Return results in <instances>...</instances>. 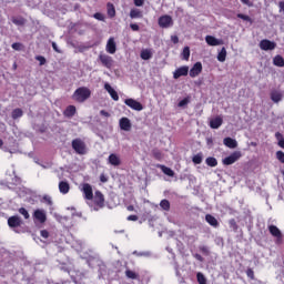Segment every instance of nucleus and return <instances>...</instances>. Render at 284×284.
Returning a JSON list of instances; mask_svg holds the SVG:
<instances>
[{
    "instance_id": "obj_8",
    "label": "nucleus",
    "mask_w": 284,
    "mask_h": 284,
    "mask_svg": "<svg viewBox=\"0 0 284 284\" xmlns=\"http://www.w3.org/2000/svg\"><path fill=\"white\" fill-rule=\"evenodd\" d=\"M241 159V151H235L231 155L226 156L223 160L224 165H233V163H236Z\"/></svg>"
},
{
    "instance_id": "obj_3",
    "label": "nucleus",
    "mask_w": 284,
    "mask_h": 284,
    "mask_svg": "<svg viewBox=\"0 0 284 284\" xmlns=\"http://www.w3.org/2000/svg\"><path fill=\"white\" fill-rule=\"evenodd\" d=\"M33 221H34V223H40L41 225H43V223H45V221H48V213L45 212V210L37 209L33 212Z\"/></svg>"
},
{
    "instance_id": "obj_64",
    "label": "nucleus",
    "mask_w": 284,
    "mask_h": 284,
    "mask_svg": "<svg viewBox=\"0 0 284 284\" xmlns=\"http://www.w3.org/2000/svg\"><path fill=\"white\" fill-rule=\"evenodd\" d=\"M14 183H19V178H16V181H14Z\"/></svg>"
},
{
    "instance_id": "obj_4",
    "label": "nucleus",
    "mask_w": 284,
    "mask_h": 284,
    "mask_svg": "<svg viewBox=\"0 0 284 284\" xmlns=\"http://www.w3.org/2000/svg\"><path fill=\"white\" fill-rule=\"evenodd\" d=\"M98 59L104 68H108V70H110L112 68V65H114V60L112 59V57H110L103 52H101L99 54Z\"/></svg>"
},
{
    "instance_id": "obj_37",
    "label": "nucleus",
    "mask_w": 284,
    "mask_h": 284,
    "mask_svg": "<svg viewBox=\"0 0 284 284\" xmlns=\"http://www.w3.org/2000/svg\"><path fill=\"white\" fill-rule=\"evenodd\" d=\"M193 163H195V165H201V163H203V154L199 153L194 155Z\"/></svg>"
},
{
    "instance_id": "obj_51",
    "label": "nucleus",
    "mask_w": 284,
    "mask_h": 284,
    "mask_svg": "<svg viewBox=\"0 0 284 284\" xmlns=\"http://www.w3.org/2000/svg\"><path fill=\"white\" fill-rule=\"evenodd\" d=\"M40 234H41L42 239H48L50 236V233L47 230H42L40 232Z\"/></svg>"
},
{
    "instance_id": "obj_15",
    "label": "nucleus",
    "mask_w": 284,
    "mask_h": 284,
    "mask_svg": "<svg viewBox=\"0 0 284 284\" xmlns=\"http://www.w3.org/2000/svg\"><path fill=\"white\" fill-rule=\"evenodd\" d=\"M105 50L109 54H115L116 53V42L114 41V38H110L108 40Z\"/></svg>"
},
{
    "instance_id": "obj_7",
    "label": "nucleus",
    "mask_w": 284,
    "mask_h": 284,
    "mask_svg": "<svg viewBox=\"0 0 284 284\" xmlns=\"http://www.w3.org/2000/svg\"><path fill=\"white\" fill-rule=\"evenodd\" d=\"M268 232L276 239V243L281 244L283 243V233H281V230L276 227V225H270Z\"/></svg>"
},
{
    "instance_id": "obj_9",
    "label": "nucleus",
    "mask_w": 284,
    "mask_h": 284,
    "mask_svg": "<svg viewBox=\"0 0 284 284\" xmlns=\"http://www.w3.org/2000/svg\"><path fill=\"white\" fill-rule=\"evenodd\" d=\"M8 225L11 230H14L16 227H21V225H23V221L19 215H13L8 219Z\"/></svg>"
},
{
    "instance_id": "obj_35",
    "label": "nucleus",
    "mask_w": 284,
    "mask_h": 284,
    "mask_svg": "<svg viewBox=\"0 0 284 284\" xmlns=\"http://www.w3.org/2000/svg\"><path fill=\"white\" fill-rule=\"evenodd\" d=\"M106 7H108V14H109V17H115L116 16V10L114 9V4H112V3H108L106 4Z\"/></svg>"
},
{
    "instance_id": "obj_48",
    "label": "nucleus",
    "mask_w": 284,
    "mask_h": 284,
    "mask_svg": "<svg viewBox=\"0 0 284 284\" xmlns=\"http://www.w3.org/2000/svg\"><path fill=\"white\" fill-rule=\"evenodd\" d=\"M11 48H12L13 50L19 51V50H21L22 44L19 43V42H14V43L11 44Z\"/></svg>"
},
{
    "instance_id": "obj_32",
    "label": "nucleus",
    "mask_w": 284,
    "mask_h": 284,
    "mask_svg": "<svg viewBox=\"0 0 284 284\" xmlns=\"http://www.w3.org/2000/svg\"><path fill=\"white\" fill-rule=\"evenodd\" d=\"M206 165H209V168H216V165H219V161H216V158H207L205 160Z\"/></svg>"
},
{
    "instance_id": "obj_5",
    "label": "nucleus",
    "mask_w": 284,
    "mask_h": 284,
    "mask_svg": "<svg viewBox=\"0 0 284 284\" xmlns=\"http://www.w3.org/2000/svg\"><path fill=\"white\" fill-rule=\"evenodd\" d=\"M81 192L85 201H92L94 199V192L92 191V185L88 183L82 184Z\"/></svg>"
},
{
    "instance_id": "obj_50",
    "label": "nucleus",
    "mask_w": 284,
    "mask_h": 284,
    "mask_svg": "<svg viewBox=\"0 0 284 284\" xmlns=\"http://www.w3.org/2000/svg\"><path fill=\"white\" fill-rule=\"evenodd\" d=\"M143 3H145V0H134V6H136V8H141Z\"/></svg>"
},
{
    "instance_id": "obj_46",
    "label": "nucleus",
    "mask_w": 284,
    "mask_h": 284,
    "mask_svg": "<svg viewBox=\"0 0 284 284\" xmlns=\"http://www.w3.org/2000/svg\"><path fill=\"white\" fill-rule=\"evenodd\" d=\"M246 276L251 278V281H254V270L247 268L246 270Z\"/></svg>"
},
{
    "instance_id": "obj_25",
    "label": "nucleus",
    "mask_w": 284,
    "mask_h": 284,
    "mask_svg": "<svg viewBox=\"0 0 284 284\" xmlns=\"http://www.w3.org/2000/svg\"><path fill=\"white\" fill-rule=\"evenodd\" d=\"M152 54V49H143L140 53V57L143 59V61H150Z\"/></svg>"
},
{
    "instance_id": "obj_6",
    "label": "nucleus",
    "mask_w": 284,
    "mask_h": 284,
    "mask_svg": "<svg viewBox=\"0 0 284 284\" xmlns=\"http://www.w3.org/2000/svg\"><path fill=\"white\" fill-rule=\"evenodd\" d=\"M124 103L128 108H131V110H135L136 112H141V110H143V104L132 98L124 100Z\"/></svg>"
},
{
    "instance_id": "obj_27",
    "label": "nucleus",
    "mask_w": 284,
    "mask_h": 284,
    "mask_svg": "<svg viewBox=\"0 0 284 284\" xmlns=\"http://www.w3.org/2000/svg\"><path fill=\"white\" fill-rule=\"evenodd\" d=\"M130 17L131 19H143V12L139 9H131Z\"/></svg>"
},
{
    "instance_id": "obj_20",
    "label": "nucleus",
    "mask_w": 284,
    "mask_h": 284,
    "mask_svg": "<svg viewBox=\"0 0 284 284\" xmlns=\"http://www.w3.org/2000/svg\"><path fill=\"white\" fill-rule=\"evenodd\" d=\"M110 165H113L114 168L121 165V158L114 153H111L108 159Z\"/></svg>"
},
{
    "instance_id": "obj_12",
    "label": "nucleus",
    "mask_w": 284,
    "mask_h": 284,
    "mask_svg": "<svg viewBox=\"0 0 284 284\" xmlns=\"http://www.w3.org/2000/svg\"><path fill=\"white\" fill-rule=\"evenodd\" d=\"M203 72V64L201 62H196L190 70L189 74L191 79H194L200 75V73Z\"/></svg>"
},
{
    "instance_id": "obj_26",
    "label": "nucleus",
    "mask_w": 284,
    "mask_h": 284,
    "mask_svg": "<svg viewBox=\"0 0 284 284\" xmlns=\"http://www.w3.org/2000/svg\"><path fill=\"white\" fill-rule=\"evenodd\" d=\"M205 221L209 223V225H212V227H216L219 225V220H216V217H214L212 214H206Z\"/></svg>"
},
{
    "instance_id": "obj_44",
    "label": "nucleus",
    "mask_w": 284,
    "mask_h": 284,
    "mask_svg": "<svg viewBox=\"0 0 284 284\" xmlns=\"http://www.w3.org/2000/svg\"><path fill=\"white\" fill-rule=\"evenodd\" d=\"M187 103H190V98H184L183 100H181L178 104L179 108H185V105H187Z\"/></svg>"
},
{
    "instance_id": "obj_21",
    "label": "nucleus",
    "mask_w": 284,
    "mask_h": 284,
    "mask_svg": "<svg viewBox=\"0 0 284 284\" xmlns=\"http://www.w3.org/2000/svg\"><path fill=\"white\" fill-rule=\"evenodd\" d=\"M271 101H273V103H281V101H283V94L281 93V91L273 90L271 92Z\"/></svg>"
},
{
    "instance_id": "obj_41",
    "label": "nucleus",
    "mask_w": 284,
    "mask_h": 284,
    "mask_svg": "<svg viewBox=\"0 0 284 284\" xmlns=\"http://www.w3.org/2000/svg\"><path fill=\"white\" fill-rule=\"evenodd\" d=\"M19 214H21L24 219H30V213L28 212V210H26V207H20Z\"/></svg>"
},
{
    "instance_id": "obj_18",
    "label": "nucleus",
    "mask_w": 284,
    "mask_h": 284,
    "mask_svg": "<svg viewBox=\"0 0 284 284\" xmlns=\"http://www.w3.org/2000/svg\"><path fill=\"white\" fill-rule=\"evenodd\" d=\"M104 90H106L113 101H119V93H116V91L112 88V85H110V83L104 84Z\"/></svg>"
},
{
    "instance_id": "obj_19",
    "label": "nucleus",
    "mask_w": 284,
    "mask_h": 284,
    "mask_svg": "<svg viewBox=\"0 0 284 284\" xmlns=\"http://www.w3.org/2000/svg\"><path fill=\"white\" fill-rule=\"evenodd\" d=\"M93 201L98 204L99 207H103V203H105V199L103 197V193L101 191H97L95 195L93 196Z\"/></svg>"
},
{
    "instance_id": "obj_55",
    "label": "nucleus",
    "mask_w": 284,
    "mask_h": 284,
    "mask_svg": "<svg viewBox=\"0 0 284 284\" xmlns=\"http://www.w3.org/2000/svg\"><path fill=\"white\" fill-rule=\"evenodd\" d=\"M100 114H101V116H105L106 119L110 116V113H108V111H105V110H101Z\"/></svg>"
},
{
    "instance_id": "obj_42",
    "label": "nucleus",
    "mask_w": 284,
    "mask_h": 284,
    "mask_svg": "<svg viewBox=\"0 0 284 284\" xmlns=\"http://www.w3.org/2000/svg\"><path fill=\"white\" fill-rule=\"evenodd\" d=\"M200 252H202V254H205V256H210V248L205 245H202L199 247Z\"/></svg>"
},
{
    "instance_id": "obj_22",
    "label": "nucleus",
    "mask_w": 284,
    "mask_h": 284,
    "mask_svg": "<svg viewBox=\"0 0 284 284\" xmlns=\"http://www.w3.org/2000/svg\"><path fill=\"white\" fill-rule=\"evenodd\" d=\"M224 145H226V148H230L231 150H234V148H237L239 142H236V140L232 139V138H225L223 140Z\"/></svg>"
},
{
    "instance_id": "obj_30",
    "label": "nucleus",
    "mask_w": 284,
    "mask_h": 284,
    "mask_svg": "<svg viewBox=\"0 0 284 284\" xmlns=\"http://www.w3.org/2000/svg\"><path fill=\"white\" fill-rule=\"evenodd\" d=\"M226 57H227V50L225 49V47H223L217 54V61L223 63V62H225Z\"/></svg>"
},
{
    "instance_id": "obj_38",
    "label": "nucleus",
    "mask_w": 284,
    "mask_h": 284,
    "mask_svg": "<svg viewBox=\"0 0 284 284\" xmlns=\"http://www.w3.org/2000/svg\"><path fill=\"white\" fill-rule=\"evenodd\" d=\"M196 278H197V283L207 284V278H205V275H203V273H197Z\"/></svg>"
},
{
    "instance_id": "obj_47",
    "label": "nucleus",
    "mask_w": 284,
    "mask_h": 284,
    "mask_svg": "<svg viewBox=\"0 0 284 284\" xmlns=\"http://www.w3.org/2000/svg\"><path fill=\"white\" fill-rule=\"evenodd\" d=\"M94 19H97L98 21H104L105 20V17L103 16V13H94Z\"/></svg>"
},
{
    "instance_id": "obj_24",
    "label": "nucleus",
    "mask_w": 284,
    "mask_h": 284,
    "mask_svg": "<svg viewBox=\"0 0 284 284\" xmlns=\"http://www.w3.org/2000/svg\"><path fill=\"white\" fill-rule=\"evenodd\" d=\"M64 116H67L68 119H72V116H74V114H77V106L74 105H69L64 112H63Z\"/></svg>"
},
{
    "instance_id": "obj_53",
    "label": "nucleus",
    "mask_w": 284,
    "mask_h": 284,
    "mask_svg": "<svg viewBox=\"0 0 284 284\" xmlns=\"http://www.w3.org/2000/svg\"><path fill=\"white\" fill-rule=\"evenodd\" d=\"M130 28H131V30H133V32H139V24H136V23H131V24H130Z\"/></svg>"
},
{
    "instance_id": "obj_40",
    "label": "nucleus",
    "mask_w": 284,
    "mask_h": 284,
    "mask_svg": "<svg viewBox=\"0 0 284 284\" xmlns=\"http://www.w3.org/2000/svg\"><path fill=\"white\" fill-rule=\"evenodd\" d=\"M275 138H276L277 141H278L280 148H283V149H284V139H283V134L276 132V133H275Z\"/></svg>"
},
{
    "instance_id": "obj_29",
    "label": "nucleus",
    "mask_w": 284,
    "mask_h": 284,
    "mask_svg": "<svg viewBox=\"0 0 284 284\" xmlns=\"http://www.w3.org/2000/svg\"><path fill=\"white\" fill-rule=\"evenodd\" d=\"M125 276L126 278H131L132 281H136V278H139V273L130 270V268H126L125 270Z\"/></svg>"
},
{
    "instance_id": "obj_34",
    "label": "nucleus",
    "mask_w": 284,
    "mask_h": 284,
    "mask_svg": "<svg viewBox=\"0 0 284 284\" xmlns=\"http://www.w3.org/2000/svg\"><path fill=\"white\" fill-rule=\"evenodd\" d=\"M160 170H162L163 174H166V176H174V172L172 171V169L165 165H160Z\"/></svg>"
},
{
    "instance_id": "obj_17",
    "label": "nucleus",
    "mask_w": 284,
    "mask_h": 284,
    "mask_svg": "<svg viewBox=\"0 0 284 284\" xmlns=\"http://www.w3.org/2000/svg\"><path fill=\"white\" fill-rule=\"evenodd\" d=\"M221 125H223V118H221V115H217L210 121V128H212V130H219Z\"/></svg>"
},
{
    "instance_id": "obj_49",
    "label": "nucleus",
    "mask_w": 284,
    "mask_h": 284,
    "mask_svg": "<svg viewBox=\"0 0 284 284\" xmlns=\"http://www.w3.org/2000/svg\"><path fill=\"white\" fill-rule=\"evenodd\" d=\"M36 59L40 62V65H45V58H43V55H38Z\"/></svg>"
},
{
    "instance_id": "obj_52",
    "label": "nucleus",
    "mask_w": 284,
    "mask_h": 284,
    "mask_svg": "<svg viewBox=\"0 0 284 284\" xmlns=\"http://www.w3.org/2000/svg\"><path fill=\"white\" fill-rule=\"evenodd\" d=\"M43 200L45 201V203H48V205H52V197H50V195H44Z\"/></svg>"
},
{
    "instance_id": "obj_10",
    "label": "nucleus",
    "mask_w": 284,
    "mask_h": 284,
    "mask_svg": "<svg viewBox=\"0 0 284 284\" xmlns=\"http://www.w3.org/2000/svg\"><path fill=\"white\" fill-rule=\"evenodd\" d=\"M160 28H172L174 26V20L170 16H162L159 18Z\"/></svg>"
},
{
    "instance_id": "obj_62",
    "label": "nucleus",
    "mask_w": 284,
    "mask_h": 284,
    "mask_svg": "<svg viewBox=\"0 0 284 284\" xmlns=\"http://www.w3.org/2000/svg\"><path fill=\"white\" fill-rule=\"evenodd\" d=\"M278 6H280V10H282V12H284V2H280Z\"/></svg>"
},
{
    "instance_id": "obj_60",
    "label": "nucleus",
    "mask_w": 284,
    "mask_h": 284,
    "mask_svg": "<svg viewBox=\"0 0 284 284\" xmlns=\"http://www.w3.org/2000/svg\"><path fill=\"white\" fill-rule=\"evenodd\" d=\"M171 41H172L173 43H179V37L173 36V37L171 38Z\"/></svg>"
},
{
    "instance_id": "obj_13",
    "label": "nucleus",
    "mask_w": 284,
    "mask_h": 284,
    "mask_svg": "<svg viewBox=\"0 0 284 284\" xmlns=\"http://www.w3.org/2000/svg\"><path fill=\"white\" fill-rule=\"evenodd\" d=\"M190 72V68L184 65L180 67L173 72V79H181V77H187V73Z\"/></svg>"
},
{
    "instance_id": "obj_14",
    "label": "nucleus",
    "mask_w": 284,
    "mask_h": 284,
    "mask_svg": "<svg viewBox=\"0 0 284 284\" xmlns=\"http://www.w3.org/2000/svg\"><path fill=\"white\" fill-rule=\"evenodd\" d=\"M120 130H123L124 132H130L132 130V122L128 118H122L119 121Z\"/></svg>"
},
{
    "instance_id": "obj_61",
    "label": "nucleus",
    "mask_w": 284,
    "mask_h": 284,
    "mask_svg": "<svg viewBox=\"0 0 284 284\" xmlns=\"http://www.w3.org/2000/svg\"><path fill=\"white\" fill-rule=\"evenodd\" d=\"M126 210H128L129 212H134V206H133V205H129V206L126 207Z\"/></svg>"
},
{
    "instance_id": "obj_43",
    "label": "nucleus",
    "mask_w": 284,
    "mask_h": 284,
    "mask_svg": "<svg viewBox=\"0 0 284 284\" xmlns=\"http://www.w3.org/2000/svg\"><path fill=\"white\" fill-rule=\"evenodd\" d=\"M276 159L280 163H284V152L283 151H277L276 152Z\"/></svg>"
},
{
    "instance_id": "obj_57",
    "label": "nucleus",
    "mask_w": 284,
    "mask_h": 284,
    "mask_svg": "<svg viewBox=\"0 0 284 284\" xmlns=\"http://www.w3.org/2000/svg\"><path fill=\"white\" fill-rule=\"evenodd\" d=\"M194 258H196V261H200L201 263H203V256H201V254H195Z\"/></svg>"
},
{
    "instance_id": "obj_54",
    "label": "nucleus",
    "mask_w": 284,
    "mask_h": 284,
    "mask_svg": "<svg viewBox=\"0 0 284 284\" xmlns=\"http://www.w3.org/2000/svg\"><path fill=\"white\" fill-rule=\"evenodd\" d=\"M128 221H139V216L136 215H129Z\"/></svg>"
},
{
    "instance_id": "obj_39",
    "label": "nucleus",
    "mask_w": 284,
    "mask_h": 284,
    "mask_svg": "<svg viewBox=\"0 0 284 284\" xmlns=\"http://www.w3.org/2000/svg\"><path fill=\"white\" fill-rule=\"evenodd\" d=\"M182 57H183L184 61H189L190 60V47H185L183 49Z\"/></svg>"
},
{
    "instance_id": "obj_16",
    "label": "nucleus",
    "mask_w": 284,
    "mask_h": 284,
    "mask_svg": "<svg viewBox=\"0 0 284 284\" xmlns=\"http://www.w3.org/2000/svg\"><path fill=\"white\" fill-rule=\"evenodd\" d=\"M205 41L207 45H213V47L223 45V40L216 39L214 36H206Z\"/></svg>"
},
{
    "instance_id": "obj_28",
    "label": "nucleus",
    "mask_w": 284,
    "mask_h": 284,
    "mask_svg": "<svg viewBox=\"0 0 284 284\" xmlns=\"http://www.w3.org/2000/svg\"><path fill=\"white\" fill-rule=\"evenodd\" d=\"M273 64L276 65V68H284V59L281 55H275L273 58Z\"/></svg>"
},
{
    "instance_id": "obj_58",
    "label": "nucleus",
    "mask_w": 284,
    "mask_h": 284,
    "mask_svg": "<svg viewBox=\"0 0 284 284\" xmlns=\"http://www.w3.org/2000/svg\"><path fill=\"white\" fill-rule=\"evenodd\" d=\"M52 48H53V50H54L55 52H61V51L59 50V47L57 45V42H52Z\"/></svg>"
},
{
    "instance_id": "obj_59",
    "label": "nucleus",
    "mask_w": 284,
    "mask_h": 284,
    "mask_svg": "<svg viewBox=\"0 0 284 284\" xmlns=\"http://www.w3.org/2000/svg\"><path fill=\"white\" fill-rule=\"evenodd\" d=\"M138 256H150V252L136 253Z\"/></svg>"
},
{
    "instance_id": "obj_45",
    "label": "nucleus",
    "mask_w": 284,
    "mask_h": 284,
    "mask_svg": "<svg viewBox=\"0 0 284 284\" xmlns=\"http://www.w3.org/2000/svg\"><path fill=\"white\" fill-rule=\"evenodd\" d=\"M237 19H242L243 21H248L250 23H252V18H250V16H245L243 13H239Z\"/></svg>"
},
{
    "instance_id": "obj_36",
    "label": "nucleus",
    "mask_w": 284,
    "mask_h": 284,
    "mask_svg": "<svg viewBox=\"0 0 284 284\" xmlns=\"http://www.w3.org/2000/svg\"><path fill=\"white\" fill-rule=\"evenodd\" d=\"M160 207H162L165 212H170V201L162 200L160 202Z\"/></svg>"
},
{
    "instance_id": "obj_33",
    "label": "nucleus",
    "mask_w": 284,
    "mask_h": 284,
    "mask_svg": "<svg viewBox=\"0 0 284 284\" xmlns=\"http://www.w3.org/2000/svg\"><path fill=\"white\" fill-rule=\"evenodd\" d=\"M12 119L17 120V119H21V116H23V110L21 109H14L11 113Z\"/></svg>"
},
{
    "instance_id": "obj_23",
    "label": "nucleus",
    "mask_w": 284,
    "mask_h": 284,
    "mask_svg": "<svg viewBox=\"0 0 284 284\" xmlns=\"http://www.w3.org/2000/svg\"><path fill=\"white\" fill-rule=\"evenodd\" d=\"M59 191L61 194H68L70 192V183L68 181H61L59 183Z\"/></svg>"
},
{
    "instance_id": "obj_2",
    "label": "nucleus",
    "mask_w": 284,
    "mask_h": 284,
    "mask_svg": "<svg viewBox=\"0 0 284 284\" xmlns=\"http://www.w3.org/2000/svg\"><path fill=\"white\" fill-rule=\"evenodd\" d=\"M72 149L80 155L88 154V146L81 139H74L71 143Z\"/></svg>"
},
{
    "instance_id": "obj_56",
    "label": "nucleus",
    "mask_w": 284,
    "mask_h": 284,
    "mask_svg": "<svg viewBox=\"0 0 284 284\" xmlns=\"http://www.w3.org/2000/svg\"><path fill=\"white\" fill-rule=\"evenodd\" d=\"M244 6H247L248 8H252L253 3L250 0H241Z\"/></svg>"
},
{
    "instance_id": "obj_63",
    "label": "nucleus",
    "mask_w": 284,
    "mask_h": 284,
    "mask_svg": "<svg viewBox=\"0 0 284 284\" xmlns=\"http://www.w3.org/2000/svg\"><path fill=\"white\" fill-rule=\"evenodd\" d=\"M101 181H102V183H105L106 180H105V178H101Z\"/></svg>"
},
{
    "instance_id": "obj_1",
    "label": "nucleus",
    "mask_w": 284,
    "mask_h": 284,
    "mask_svg": "<svg viewBox=\"0 0 284 284\" xmlns=\"http://www.w3.org/2000/svg\"><path fill=\"white\" fill-rule=\"evenodd\" d=\"M90 97H92V91L87 87L78 88L72 94L73 101H77L78 103H85Z\"/></svg>"
},
{
    "instance_id": "obj_31",
    "label": "nucleus",
    "mask_w": 284,
    "mask_h": 284,
    "mask_svg": "<svg viewBox=\"0 0 284 284\" xmlns=\"http://www.w3.org/2000/svg\"><path fill=\"white\" fill-rule=\"evenodd\" d=\"M11 21L14 23V26H26V20L23 17H13Z\"/></svg>"
},
{
    "instance_id": "obj_11",
    "label": "nucleus",
    "mask_w": 284,
    "mask_h": 284,
    "mask_svg": "<svg viewBox=\"0 0 284 284\" xmlns=\"http://www.w3.org/2000/svg\"><path fill=\"white\" fill-rule=\"evenodd\" d=\"M260 48L264 50L265 52L270 50H276V42L264 39L260 42Z\"/></svg>"
}]
</instances>
